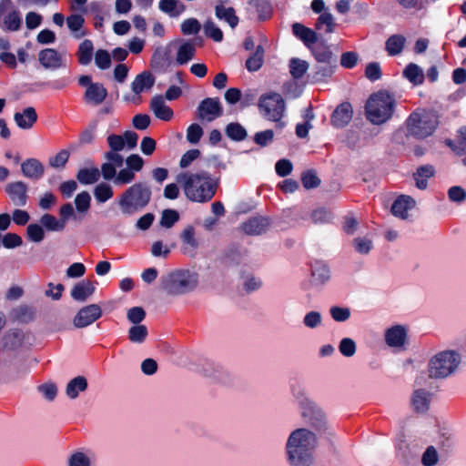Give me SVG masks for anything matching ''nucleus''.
<instances>
[{"mask_svg":"<svg viewBox=\"0 0 466 466\" xmlns=\"http://www.w3.org/2000/svg\"><path fill=\"white\" fill-rule=\"evenodd\" d=\"M226 133L228 137L237 141L243 140L247 137L245 128L238 123H230L228 125Z\"/></svg>","mask_w":466,"mask_h":466,"instance_id":"obj_50","label":"nucleus"},{"mask_svg":"<svg viewBox=\"0 0 466 466\" xmlns=\"http://www.w3.org/2000/svg\"><path fill=\"white\" fill-rule=\"evenodd\" d=\"M438 460V452L432 446L428 447L421 457V462L424 466H434Z\"/></svg>","mask_w":466,"mask_h":466,"instance_id":"obj_58","label":"nucleus"},{"mask_svg":"<svg viewBox=\"0 0 466 466\" xmlns=\"http://www.w3.org/2000/svg\"><path fill=\"white\" fill-rule=\"evenodd\" d=\"M405 44V38L400 35H391L386 42V50L390 56L399 55Z\"/></svg>","mask_w":466,"mask_h":466,"instance_id":"obj_42","label":"nucleus"},{"mask_svg":"<svg viewBox=\"0 0 466 466\" xmlns=\"http://www.w3.org/2000/svg\"><path fill=\"white\" fill-rule=\"evenodd\" d=\"M203 135V130L198 124H192L187 130V139L191 144H196L199 141Z\"/></svg>","mask_w":466,"mask_h":466,"instance_id":"obj_62","label":"nucleus"},{"mask_svg":"<svg viewBox=\"0 0 466 466\" xmlns=\"http://www.w3.org/2000/svg\"><path fill=\"white\" fill-rule=\"evenodd\" d=\"M177 182L182 186L186 197L194 202H207L216 192L215 183L205 171L180 173L177 177Z\"/></svg>","mask_w":466,"mask_h":466,"instance_id":"obj_2","label":"nucleus"},{"mask_svg":"<svg viewBox=\"0 0 466 466\" xmlns=\"http://www.w3.org/2000/svg\"><path fill=\"white\" fill-rule=\"evenodd\" d=\"M416 205V200L411 197L400 195L394 200L391 206V213L396 218L408 220L411 216V212L415 209Z\"/></svg>","mask_w":466,"mask_h":466,"instance_id":"obj_16","label":"nucleus"},{"mask_svg":"<svg viewBox=\"0 0 466 466\" xmlns=\"http://www.w3.org/2000/svg\"><path fill=\"white\" fill-rule=\"evenodd\" d=\"M27 237L33 242H41L45 238L43 228L38 224H30L26 228Z\"/></svg>","mask_w":466,"mask_h":466,"instance_id":"obj_55","label":"nucleus"},{"mask_svg":"<svg viewBox=\"0 0 466 466\" xmlns=\"http://www.w3.org/2000/svg\"><path fill=\"white\" fill-rule=\"evenodd\" d=\"M437 125V116L425 110L413 112L407 120L408 132L419 138L431 136Z\"/></svg>","mask_w":466,"mask_h":466,"instance_id":"obj_7","label":"nucleus"},{"mask_svg":"<svg viewBox=\"0 0 466 466\" xmlns=\"http://www.w3.org/2000/svg\"><path fill=\"white\" fill-rule=\"evenodd\" d=\"M150 108L157 118L164 121H169L174 116L173 110L166 105L164 98L160 96L152 98Z\"/></svg>","mask_w":466,"mask_h":466,"instance_id":"obj_25","label":"nucleus"},{"mask_svg":"<svg viewBox=\"0 0 466 466\" xmlns=\"http://www.w3.org/2000/svg\"><path fill=\"white\" fill-rule=\"evenodd\" d=\"M329 312L331 319L336 322H345L351 316V310L348 307L331 306Z\"/></svg>","mask_w":466,"mask_h":466,"instance_id":"obj_47","label":"nucleus"},{"mask_svg":"<svg viewBox=\"0 0 466 466\" xmlns=\"http://www.w3.org/2000/svg\"><path fill=\"white\" fill-rule=\"evenodd\" d=\"M222 114L218 99L206 98L198 106V116L202 120L213 121Z\"/></svg>","mask_w":466,"mask_h":466,"instance_id":"obj_19","label":"nucleus"},{"mask_svg":"<svg viewBox=\"0 0 466 466\" xmlns=\"http://www.w3.org/2000/svg\"><path fill=\"white\" fill-rule=\"evenodd\" d=\"M216 16L219 20L227 22L231 28L236 27L238 23V18L235 15L234 9L231 7L218 5L216 7Z\"/></svg>","mask_w":466,"mask_h":466,"instance_id":"obj_36","label":"nucleus"},{"mask_svg":"<svg viewBox=\"0 0 466 466\" xmlns=\"http://www.w3.org/2000/svg\"><path fill=\"white\" fill-rule=\"evenodd\" d=\"M195 55V46L192 43L186 42L182 44L177 54V63L184 65L193 58Z\"/></svg>","mask_w":466,"mask_h":466,"instance_id":"obj_41","label":"nucleus"},{"mask_svg":"<svg viewBox=\"0 0 466 466\" xmlns=\"http://www.w3.org/2000/svg\"><path fill=\"white\" fill-rule=\"evenodd\" d=\"M259 109L262 115L270 121L277 122V127L282 128L285 122L281 121L285 112V102L282 96L274 92L263 95L259 98Z\"/></svg>","mask_w":466,"mask_h":466,"instance_id":"obj_8","label":"nucleus"},{"mask_svg":"<svg viewBox=\"0 0 466 466\" xmlns=\"http://www.w3.org/2000/svg\"><path fill=\"white\" fill-rule=\"evenodd\" d=\"M336 23L332 14L329 11H325L319 15L316 27L319 30H324L325 33L331 34L334 32Z\"/></svg>","mask_w":466,"mask_h":466,"instance_id":"obj_37","label":"nucleus"},{"mask_svg":"<svg viewBox=\"0 0 466 466\" xmlns=\"http://www.w3.org/2000/svg\"><path fill=\"white\" fill-rule=\"evenodd\" d=\"M147 335V328L143 324L133 325L128 329V339L133 343H143L146 340Z\"/></svg>","mask_w":466,"mask_h":466,"instance_id":"obj_40","label":"nucleus"},{"mask_svg":"<svg viewBox=\"0 0 466 466\" xmlns=\"http://www.w3.org/2000/svg\"><path fill=\"white\" fill-rule=\"evenodd\" d=\"M263 48L260 46H258L255 54L252 56H250L246 62L247 68L249 71H257L261 67L263 63Z\"/></svg>","mask_w":466,"mask_h":466,"instance_id":"obj_51","label":"nucleus"},{"mask_svg":"<svg viewBox=\"0 0 466 466\" xmlns=\"http://www.w3.org/2000/svg\"><path fill=\"white\" fill-rule=\"evenodd\" d=\"M199 30L200 24L195 18L187 19L181 24V31L185 35H194L198 33Z\"/></svg>","mask_w":466,"mask_h":466,"instance_id":"obj_63","label":"nucleus"},{"mask_svg":"<svg viewBox=\"0 0 466 466\" xmlns=\"http://www.w3.org/2000/svg\"><path fill=\"white\" fill-rule=\"evenodd\" d=\"M95 460L96 455L92 451H76L68 457L67 466H93Z\"/></svg>","mask_w":466,"mask_h":466,"instance_id":"obj_24","label":"nucleus"},{"mask_svg":"<svg viewBox=\"0 0 466 466\" xmlns=\"http://www.w3.org/2000/svg\"><path fill=\"white\" fill-rule=\"evenodd\" d=\"M91 197L90 195L83 191L76 195L75 198L76 208L80 213H86L90 208Z\"/></svg>","mask_w":466,"mask_h":466,"instance_id":"obj_54","label":"nucleus"},{"mask_svg":"<svg viewBox=\"0 0 466 466\" xmlns=\"http://www.w3.org/2000/svg\"><path fill=\"white\" fill-rule=\"evenodd\" d=\"M204 30L208 36L211 37L216 42H220L223 39V33L213 22L208 21L204 25Z\"/></svg>","mask_w":466,"mask_h":466,"instance_id":"obj_59","label":"nucleus"},{"mask_svg":"<svg viewBox=\"0 0 466 466\" xmlns=\"http://www.w3.org/2000/svg\"><path fill=\"white\" fill-rule=\"evenodd\" d=\"M87 388V380L83 376H77L71 380L66 388V396L71 399H76L81 392H84Z\"/></svg>","mask_w":466,"mask_h":466,"instance_id":"obj_32","label":"nucleus"},{"mask_svg":"<svg viewBox=\"0 0 466 466\" xmlns=\"http://www.w3.org/2000/svg\"><path fill=\"white\" fill-rule=\"evenodd\" d=\"M182 252L189 257H194L199 248V240L197 238L193 226H187L180 233Z\"/></svg>","mask_w":466,"mask_h":466,"instance_id":"obj_17","label":"nucleus"},{"mask_svg":"<svg viewBox=\"0 0 466 466\" xmlns=\"http://www.w3.org/2000/svg\"><path fill=\"white\" fill-rule=\"evenodd\" d=\"M38 61L45 69H63L67 66L68 56L65 50L57 51L55 48H46L38 53Z\"/></svg>","mask_w":466,"mask_h":466,"instance_id":"obj_12","label":"nucleus"},{"mask_svg":"<svg viewBox=\"0 0 466 466\" xmlns=\"http://www.w3.org/2000/svg\"><path fill=\"white\" fill-rule=\"evenodd\" d=\"M353 247L359 254L367 255L373 248L372 238L369 236L358 237L353 239Z\"/></svg>","mask_w":466,"mask_h":466,"instance_id":"obj_44","label":"nucleus"},{"mask_svg":"<svg viewBox=\"0 0 466 466\" xmlns=\"http://www.w3.org/2000/svg\"><path fill=\"white\" fill-rule=\"evenodd\" d=\"M357 346L350 338H344L339 341V350L344 357L350 358L356 353Z\"/></svg>","mask_w":466,"mask_h":466,"instance_id":"obj_53","label":"nucleus"},{"mask_svg":"<svg viewBox=\"0 0 466 466\" xmlns=\"http://www.w3.org/2000/svg\"><path fill=\"white\" fill-rule=\"evenodd\" d=\"M352 117V109L350 104L339 105L332 114L331 121L333 126L341 127L346 126Z\"/></svg>","mask_w":466,"mask_h":466,"instance_id":"obj_27","label":"nucleus"},{"mask_svg":"<svg viewBox=\"0 0 466 466\" xmlns=\"http://www.w3.org/2000/svg\"><path fill=\"white\" fill-rule=\"evenodd\" d=\"M127 319L134 325L140 324L146 318V312L141 307H133L127 312Z\"/></svg>","mask_w":466,"mask_h":466,"instance_id":"obj_57","label":"nucleus"},{"mask_svg":"<svg viewBox=\"0 0 466 466\" xmlns=\"http://www.w3.org/2000/svg\"><path fill=\"white\" fill-rule=\"evenodd\" d=\"M292 32L307 46H310L312 44L316 43V41H317L316 33L312 29L306 27L305 25H303L300 23L293 24Z\"/></svg>","mask_w":466,"mask_h":466,"instance_id":"obj_31","label":"nucleus"},{"mask_svg":"<svg viewBox=\"0 0 466 466\" xmlns=\"http://www.w3.org/2000/svg\"><path fill=\"white\" fill-rule=\"evenodd\" d=\"M5 190L14 205L23 207L26 204L27 187L24 182L17 181L9 183Z\"/></svg>","mask_w":466,"mask_h":466,"instance_id":"obj_20","label":"nucleus"},{"mask_svg":"<svg viewBox=\"0 0 466 466\" xmlns=\"http://www.w3.org/2000/svg\"><path fill=\"white\" fill-rule=\"evenodd\" d=\"M78 84L86 88L84 101L91 106L101 105L107 96V90L103 84L93 82L90 76L85 75L78 78Z\"/></svg>","mask_w":466,"mask_h":466,"instance_id":"obj_10","label":"nucleus"},{"mask_svg":"<svg viewBox=\"0 0 466 466\" xmlns=\"http://www.w3.org/2000/svg\"><path fill=\"white\" fill-rule=\"evenodd\" d=\"M431 394L425 390H415L410 398V404L413 410L417 413L426 412L431 404Z\"/></svg>","mask_w":466,"mask_h":466,"instance_id":"obj_21","label":"nucleus"},{"mask_svg":"<svg viewBox=\"0 0 466 466\" xmlns=\"http://www.w3.org/2000/svg\"><path fill=\"white\" fill-rule=\"evenodd\" d=\"M69 152L63 149L59 151L56 156L49 158V165L56 168L63 167L67 162Z\"/></svg>","mask_w":466,"mask_h":466,"instance_id":"obj_61","label":"nucleus"},{"mask_svg":"<svg viewBox=\"0 0 466 466\" xmlns=\"http://www.w3.org/2000/svg\"><path fill=\"white\" fill-rule=\"evenodd\" d=\"M151 189L145 183H135L128 187L116 199L121 213L132 216L147 206L151 199Z\"/></svg>","mask_w":466,"mask_h":466,"instance_id":"obj_5","label":"nucleus"},{"mask_svg":"<svg viewBox=\"0 0 466 466\" xmlns=\"http://www.w3.org/2000/svg\"><path fill=\"white\" fill-rule=\"evenodd\" d=\"M383 340L388 348L395 351H404L409 346V326L395 323L383 331Z\"/></svg>","mask_w":466,"mask_h":466,"instance_id":"obj_9","label":"nucleus"},{"mask_svg":"<svg viewBox=\"0 0 466 466\" xmlns=\"http://www.w3.org/2000/svg\"><path fill=\"white\" fill-rule=\"evenodd\" d=\"M114 192L110 185L106 183L98 184L94 189V196L97 202L105 203L113 198Z\"/></svg>","mask_w":466,"mask_h":466,"instance_id":"obj_43","label":"nucleus"},{"mask_svg":"<svg viewBox=\"0 0 466 466\" xmlns=\"http://www.w3.org/2000/svg\"><path fill=\"white\" fill-rule=\"evenodd\" d=\"M40 222L49 231H62L66 228L64 221L57 219L50 214H45L41 217Z\"/></svg>","mask_w":466,"mask_h":466,"instance_id":"obj_45","label":"nucleus"},{"mask_svg":"<svg viewBox=\"0 0 466 466\" xmlns=\"http://www.w3.org/2000/svg\"><path fill=\"white\" fill-rule=\"evenodd\" d=\"M22 173L31 179H39L44 175V167L39 160L29 158L21 165Z\"/></svg>","mask_w":466,"mask_h":466,"instance_id":"obj_28","label":"nucleus"},{"mask_svg":"<svg viewBox=\"0 0 466 466\" xmlns=\"http://www.w3.org/2000/svg\"><path fill=\"white\" fill-rule=\"evenodd\" d=\"M100 177V171L98 168H84L79 170L77 179L82 184H93Z\"/></svg>","mask_w":466,"mask_h":466,"instance_id":"obj_46","label":"nucleus"},{"mask_svg":"<svg viewBox=\"0 0 466 466\" xmlns=\"http://www.w3.org/2000/svg\"><path fill=\"white\" fill-rule=\"evenodd\" d=\"M14 120L19 128L29 129L36 122L37 114L34 107L28 106L21 112L15 113Z\"/></svg>","mask_w":466,"mask_h":466,"instance_id":"obj_22","label":"nucleus"},{"mask_svg":"<svg viewBox=\"0 0 466 466\" xmlns=\"http://www.w3.org/2000/svg\"><path fill=\"white\" fill-rule=\"evenodd\" d=\"M84 22L85 20L83 16L76 14L69 15L66 19L68 28L72 32L73 35L77 39L85 35V32L81 31Z\"/></svg>","mask_w":466,"mask_h":466,"instance_id":"obj_39","label":"nucleus"},{"mask_svg":"<svg viewBox=\"0 0 466 466\" xmlns=\"http://www.w3.org/2000/svg\"><path fill=\"white\" fill-rule=\"evenodd\" d=\"M448 198L451 202L462 203L466 198V192L461 187L453 186L448 190Z\"/></svg>","mask_w":466,"mask_h":466,"instance_id":"obj_64","label":"nucleus"},{"mask_svg":"<svg viewBox=\"0 0 466 466\" xmlns=\"http://www.w3.org/2000/svg\"><path fill=\"white\" fill-rule=\"evenodd\" d=\"M312 283L317 286H323L328 283L331 278L329 267L322 262L316 261L311 269Z\"/></svg>","mask_w":466,"mask_h":466,"instance_id":"obj_23","label":"nucleus"},{"mask_svg":"<svg viewBox=\"0 0 466 466\" xmlns=\"http://www.w3.org/2000/svg\"><path fill=\"white\" fill-rule=\"evenodd\" d=\"M331 213L325 208H318L311 214V219L316 224H324L331 220Z\"/></svg>","mask_w":466,"mask_h":466,"instance_id":"obj_60","label":"nucleus"},{"mask_svg":"<svg viewBox=\"0 0 466 466\" xmlns=\"http://www.w3.org/2000/svg\"><path fill=\"white\" fill-rule=\"evenodd\" d=\"M22 25V17L12 0L0 1V27L5 31L15 32Z\"/></svg>","mask_w":466,"mask_h":466,"instance_id":"obj_11","label":"nucleus"},{"mask_svg":"<svg viewBox=\"0 0 466 466\" xmlns=\"http://www.w3.org/2000/svg\"><path fill=\"white\" fill-rule=\"evenodd\" d=\"M94 46L93 43L89 39H86L82 41L77 49V58L79 64L83 66H87L90 64L93 57Z\"/></svg>","mask_w":466,"mask_h":466,"instance_id":"obj_33","label":"nucleus"},{"mask_svg":"<svg viewBox=\"0 0 466 466\" xmlns=\"http://www.w3.org/2000/svg\"><path fill=\"white\" fill-rule=\"evenodd\" d=\"M101 316V308L96 304H90L78 310L73 323L76 328L83 329L94 323Z\"/></svg>","mask_w":466,"mask_h":466,"instance_id":"obj_14","label":"nucleus"},{"mask_svg":"<svg viewBox=\"0 0 466 466\" xmlns=\"http://www.w3.org/2000/svg\"><path fill=\"white\" fill-rule=\"evenodd\" d=\"M433 174L434 168L431 166L420 167L414 175L416 187L420 189H425L428 186V178L432 177Z\"/></svg>","mask_w":466,"mask_h":466,"instance_id":"obj_38","label":"nucleus"},{"mask_svg":"<svg viewBox=\"0 0 466 466\" xmlns=\"http://www.w3.org/2000/svg\"><path fill=\"white\" fill-rule=\"evenodd\" d=\"M138 136L133 131H127L123 136L110 135L107 142L113 151L131 150L137 144Z\"/></svg>","mask_w":466,"mask_h":466,"instance_id":"obj_15","label":"nucleus"},{"mask_svg":"<svg viewBox=\"0 0 466 466\" xmlns=\"http://www.w3.org/2000/svg\"><path fill=\"white\" fill-rule=\"evenodd\" d=\"M95 291L93 283L87 279L78 282L71 290V297L77 301L86 300Z\"/></svg>","mask_w":466,"mask_h":466,"instance_id":"obj_30","label":"nucleus"},{"mask_svg":"<svg viewBox=\"0 0 466 466\" xmlns=\"http://www.w3.org/2000/svg\"><path fill=\"white\" fill-rule=\"evenodd\" d=\"M309 65L306 61L293 58L289 63V71L294 78H300L308 70Z\"/></svg>","mask_w":466,"mask_h":466,"instance_id":"obj_49","label":"nucleus"},{"mask_svg":"<svg viewBox=\"0 0 466 466\" xmlns=\"http://www.w3.org/2000/svg\"><path fill=\"white\" fill-rule=\"evenodd\" d=\"M159 9L170 16H178L184 10V5L178 0H160Z\"/></svg>","mask_w":466,"mask_h":466,"instance_id":"obj_34","label":"nucleus"},{"mask_svg":"<svg viewBox=\"0 0 466 466\" xmlns=\"http://www.w3.org/2000/svg\"><path fill=\"white\" fill-rule=\"evenodd\" d=\"M461 361V355L451 350L434 354L429 360V376L433 379H445L452 375Z\"/></svg>","mask_w":466,"mask_h":466,"instance_id":"obj_6","label":"nucleus"},{"mask_svg":"<svg viewBox=\"0 0 466 466\" xmlns=\"http://www.w3.org/2000/svg\"><path fill=\"white\" fill-rule=\"evenodd\" d=\"M396 99L387 91L372 94L365 106L367 119L373 125H382L389 121L394 113Z\"/></svg>","mask_w":466,"mask_h":466,"instance_id":"obj_3","label":"nucleus"},{"mask_svg":"<svg viewBox=\"0 0 466 466\" xmlns=\"http://www.w3.org/2000/svg\"><path fill=\"white\" fill-rule=\"evenodd\" d=\"M199 283L198 272L190 269H177L161 278V288L172 296H182L194 291Z\"/></svg>","mask_w":466,"mask_h":466,"instance_id":"obj_4","label":"nucleus"},{"mask_svg":"<svg viewBox=\"0 0 466 466\" xmlns=\"http://www.w3.org/2000/svg\"><path fill=\"white\" fill-rule=\"evenodd\" d=\"M269 226V221L264 217H255L243 224V230L249 235H259Z\"/></svg>","mask_w":466,"mask_h":466,"instance_id":"obj_29","label":"nucleus"},{"mask_svg":"<svg viewBox=\"0 0 466 466\" xmlns=\"http://www.w3.org/2000/svg\"><path fill=\"white\" fill-rule=\"evenodd\" d=\"M155 83V78L149 72H143L136 76L131 84V88L134 93L133 96H126L127 101H137L138 95L151 89Z\"/></svg>","mask_w":466,"mask_h":466,"instance_id":"obj_18","label":"nucleus"},{"mask_svg":"<svg viewBox=\"0 0 466 466\" xmlns=\"http://www.w3.org/2000/svg\"><path fill=\"white\" fill-rule=\"evenodd\" d=\"M318 445L317 435L308 428H298L288 436L285 453L289 466H311Z\"/></svg>","mask_w":466,"mask_h":466,"instance_id":"obj_1","label":"nucleus"},{"mask_svg":"<svg viewBox=\"0 0 466 466\" xmlns=\"http://www.w3.org/2000/svg\"><path fill=\"white\" fill-rule=\"evenodd\" d=\"M301 416L314 429L321 428L326 422V415L322 409L309 398L299 401Z\"/></svg>","mask_w":466,"mask_h":466,"instance_id":"obj_13","label":"nucleus"},{"mask_svg":"<svg viewBox=\"0 0 466 466\" xmlns=\"http://www.w3.org/2000/svg\"><path fill=\"white\" fill-rule=\"evenodd\" d=\"M29 336H25L20 330H12L4 338V347L7 350H16L29 344Z\"/></svg>","mask_w":466,"mask_h":466,"instance_id":"obj_26","label":"nucleus"},{"mask_svg":"<svg viewBox=\"0 0 466 466\" xmlns=\"http://www.w3.org/2000/svg\"><path fill=\"white\" fill-rule=\"evenodd\" d=\"M135 174L134 170L128 167L123 168L117 173L114 182L116 185L130 184L135 179Z\"/></svg>","mask_w":466,"mask_h":466,"instance_id":"obj_56","label":"nucleus"},{"mask_svg":"<svg viewBox=\"0 0 466 466\" xmlns=\"http://www.w3.org/2000/svg\"><path fill=\"white\" fill-rule=\"evenodd\" d=\"M404 76L414 86L422 84L424 80L423 70L416 64H410L403 71Z\"/></svg>","mask_w":466,"mask_h":466,"instance_id":"obj_35","label":"nucleus"},{"mask_svg":"<svg viewBox=\"0 0 466 466\" xmlns=\"http://www.w3.org/2000/svg\"><path fill=\"white\" fill-rule=\"evenodd\" d=\"M303 324L310 329H318L322 325V315L316 310L309 311L303 318Z\"/></svg>","mask_w":466,"mask_h":466,"instance_id":"obj_48","label":"nucleus"},{"mask_svg":"<svg viewBox=\"0 0 466 466\" xmlns=\"http://www.w3.org/2000/svg\"><path fill=\"white\" fill-rule=\"evenodd\" d=\"M95 64L99 69H108L111 66V55L106 50L98 49L95 54Z\"/></svg>","mask_w":466,"mask_h":466,"instance_id":"obj_52","label":"nucleus"}]
</instances>
